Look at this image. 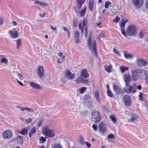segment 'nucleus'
<instances>
[{
    "label": "nucleus",
    "instance_id": "nucleus-1",
    "mask_svg": "<svg viewBox=\"0 0 148 148\" xmlns=\"http://www.w3.org/2000/svg\"><path fill=\"white\" fill-rule=\"evenodd\" d=\"M123 78L125 86V87L123 88L124 92L127 93H136V90L135 83H134L132 86L130 85V82H131L132 80L129 73L125 74L123 76Z\"/></svg>",
    "mask_w": 148,
    "mask_h": 148
},
{
    "label": "nucleus",
    "instance_id": "nucleus-2",
    "mask_svg": "<svg viewBox=\"0 0 148 148\" xmlns=\"http://www.w3.org/2000/svg\"><path fill=\"white\" fill-rule=\"evenodd\" d=\"M92 35L89 36L87 44L91 52H93L96 57H97L98 52L97 50V46L96 41L92 39Z\"/></svg>",
    "mask_w": 148,
    "mask_h": 148
},
{
    "label": "nucleus",
    "instance_id": "nucleus-3",
    "mask_svg": "<svg viewBox=\"0 0 148 148\" xmlns=\"http://www.w3.org/2000/svg\"><path fill=\"white\" fill-rule=\"evenodd\" d=\"M85 0H77V7L78 8V10H77V8L76 7H74V11L77 13H79L81 17H83L85 14L86 11V7L84 6V8L81 11H79V10L81 9L82 7V6L85 2Z\"/></svg>",
    "mask_w": 148,
    "mask_h": 148
},
{
    "label": "nucleus",
    "instance_id": "nucleus-4",
    "mask_svg": "<svg viewBox=\"0 0 148 148\" xmlns=\"http://www.w3.org/2000/svg\"><path fill=\"white\" fill-rule=\"evenodd\" d=\"M88 24V20L86 18H83L82 21H79L78 27L79 29L81 30V34H82L84 32V30L85 31V37L87 38V26Z\"/></svg>",
    "mask_w": 148,
    "mask_h": 148
},
{
    "label": "nucleus",
    "instance_id": "nucleus-5",
    "mask_svg": "<svg viewBox=\"0 0 148 148\" xmlns=\"http://www.w3.org/2000/svg\"><path fill=\"white\" fill-rule=\"evenodd\" d=\"M42 132L46 137H53L55 136V133L53 130L48 129L47 126L43 128Z\"/></svg>",
    "mask_w": 148,
    "mask_h": 148
},
{
    "label": "nucleus",
    "instance_id": "nucleus-6",
    "mask_svg": "<svg viewBox=\"0 0 148 148\" xmlns=\"http://www.w3.org/2000/svg\"><path fill=\"white\" fill-rule=\"evenodd\" d=\"M136 27L134 25H129L127 29V34L131 36H135L136 34Z\"/></svg>",
    "mask_w": 148,
    "mask_h": 148
},
{
    "label": "nucleus",
    "instance_id": "nucleus-7",
    "mask_svg": "<svg viewBox=\"0 0 148 148\" xmlns=\"http://www.w3.org/2000/svg\"><path fill=\"white\" fill-rule=\"evenodd\" d=\"M101 116L99 112L97 111L92 112L91 115V120L96 123L100 121Z\"/></svg>",
    "mask_w": 148,
    "mask_h": 148
},
{
    "label": "nucleus",
    "instance_id": "nucleus-8",
    "mask_svg": "<svg viewBox=\"0 0 148 148\" xmlns=\"http://www.w3.org/2000/svg\"><path fill=\"white\" fill-rule=\"evenodd\" d=\"M128 21L125 19V20L122 19L119 23V25L121 28V31L122 34L125 36H127L125 29L124 28L125 27L126 23Z\"/></svg>",
    "mask_w": 148,
    "mask_h": 148
},
{
    "label": "nucleus",
    "instance_id": "nucleus-9",
    "mask_svg": "<svg viewBox=\"0 0 148 148\" xmlns=\"http://www.w3.org/2000/svg\"><path fill=\"white\" fill-rule=\"evenodd\" d=\"M13 133L10 130H6L4 131L2 133V136L4 139H10L12 138Z\"/></svg>",
    "mask_w": 148,
    "mask_h": 148
},
{
    "label": "nucleus",
    "instance_id": "nucleus-10",
    "mask_svg": "<svg viewBox=\"0 0 148 148\" xmlns=\"http://www.w3.org/2000/svg\"><path fill=\"white\" fill-rule=\"evenodd\" d=\"M139 70L134 69L132 72V78L133 81H136L139 77Z\"/></svg>",
    "mask_w": 148,
    "mask_h": 148
},
{
    "label": "nucleus",
    "instance_id": "nucleus-11",
    "mask_svg": "<svg viewBox=\"0 0 148 148\" xmlns=\"http://www.w3.org/2000/svg\"><path fill=\"white\" fill-rule=\"evenodd\" d=\"M134 7L137 9L140 8L144 3L143 0H132Z\"/></svg>",
    "mask_w": 148,
    "mask_h": 148
},
{
    "label": "nucleus",
    "instance_id": "nucleus-12",
    "mask_svg": "<svg viewBox=\"0 0 148 148\" xmlns=\"http://www.w3.org/2000/svg\"><path fill=\"white\" fill-rule=\"evenodd\" d=\"M8 33L10 34L11 37L13 39L16 38L18 37V32L15 28L9 30Z\"/></svg>",
    "mask_w": 148,
    "mask_h": 148
},
{
    "label": "nucleus",
    "instance_id": "nucleus-13",
    "mask_svg": "<svg viewBox=\"0 0 148 148\" xmlns=\"http://www.w3.org/2000/svg\"><path fill=\"white\" fill-rule=\"evenodd\" d=\"M123 101L124 104L126 106H129L131 104V99L128 95H125L123 97Z\"/></svg>",
    "mask_w": 148,
    "mask_h": 148
},
{
    "label": "nucleus",
    "instance_id": "nucleus-14",
    "mask_svg": "<svg viewBox=\"0 0 148 148\" xmlns=\"http://www.w3.org/2000/svg\"><path fill=\"white\" fill-rule=\"evenodd\" d=\"M65 73L66 77L69 78L70 80L73 79L75 77V74L72 73L69 70H67Z\"/></svg>",
    "mask_w": 148,
    "mask_h": 148
},
{
    "label": "nucleus",
    "instance_id": "nucleus-15",
    "mask_svg": "<svg viewBox=\"0 0 148 148\" xmlns=\"http://www.w3.org/2000/svg\"><path fill=\"white\" fill-rule=\"evenodd\" d=\"M99 129L100 132L102 133H105L106 131V128L105 124L101 122L99 125Z\"/></svg>",
    "mask_w": 148,
    "mask_h": 148
},
{
    "label": "nucleus",
    "instance_id": "nucleus-16",
    "mask_svg": "<svg viewBox=\"0 0 148 148\" xmlns=\"http://www.w3.org/2000/svg\"><path fill=\"white\" fill-rule=\"evenodd\" d=\"M38 74L40 78H42L44 76V68L43 66H40L38 69Z\"/></svg>",
    "mask_w": 148,
    "mask_h": 148
},
{
    "label": "nucleus",
    "instance_id": "nucleus-17",
    "mask_svg": "<svg viewBox=\"0 0 148 148\" xmlns=\"http://www.w3.org/2000/svg\"><path fill=\"white\" fill-rule=\"evenodd\" d=\"M137 63L140 67L144 66L148 64V62L146 60L141 59H138L137 60Z\"/></svg>",
    "mask_w": 148,
    "mask_h": 148
},
{
    "label": "nucleus",
    "instance_id": "nucleus-18",
    "mask_svg": "<svg viewBox=\"0 0 148 148\" xmlns=\"http://www.w3.org/2000/svg\"><path fill=\"white\" fill-rule=\"evenodd\" d=\"M113 89L117 94H123V93L122 89L117 85H114Z\"/></svg>",
    "mask_w": 148,
    "mask_h": 148
},
{
    "label": "nucleus",
    "instance_id": "nucleus-19",
    "mask_svg": "<svg viewBox=\"0 0 148 148\" xmlns=\"http://www.w3.org/2000/svg\"><path fill=\"white\" fill-rule=\"evenodd\" d=\"M81 76L84 78H88L89 76V75L86 69H84L81 71Z\"/></svg>",
    "mask_w": 148,
    "mask_h": 148
},
{
    "label": "nucleus",
    "instance_id": "nucleus-20",
    "mask_svg": "<svg viewBox=\"0 0 148 148\" xmlns=\"http://www.w3.org/2000/svg\"><path fill=\"white\" fill-rule=\"evenodd\" d=\"M29 85L33 88H34L37 89H39L41 88V87L38 84L33 82H30Z\"/></svg>",
    "mask_w": 148,
    "mask_h": 148
},
{
    "label": "nucleus",
    "instance_id": "nucleus-21",
    "mask_svg": "<svg viewBox=\"0 0 148 148\" xmlns=\"http://www.w3.org/2000/svg\"><path fill=\"white\" fill-rule=\"evenodd\" d=\"M79 33L78 31H76L74 34V38L76 40L75 42L76 43H78L80 42V39L79 38Z\"/></svg>",
    "mask_w": 148,
    "mask_h": 148
},
{
    "label": "nucleus",
    "instance_id": "nucleus-22",
    "mask_svg": "<svg viewBox=\"0 0 148 148\" xmlns=\"http://www.w3.org/2000/svg\"><path fill=\"white\" fill-rule=\"evenodd\" d=\"M94 4V0H90L89 3V8L91 12L93 11V6Z\"/></svg>",
    "mask_w": 148,
    "mask_h": 148
},
{
    "label": "nucleus",
    "instance_id": "nucleus-23",
    "mask_svg": "<svg viewBox=\"0 0 148 148\" xmlns=\"http://www.w3.org/2000/svg\"><path fill=\"white\" fill-rule=\"evenodd\" d=\"M58 55L60 57V59H58V62L60 63L62 62L64 60L65 56H63V53L62 52H61L58 53Z\"/></svg>",
    "mask_w": 148,
    "mask_h": 148
},
{
    "label": "nucleus",
    "instance_id": "nucleus-24",
    "mask_svg": "<svg viewBox=\"0 0 148 148\" xmlns=\"http://www.w3.org/2000/svg\"><path fill=\"white\" fill-rule=\"evenodd\" d=\"M36 129L35 127H33L29 133V136L30 137H32V136L36 133Z\"/></svg>",
    "mask_w": 148,
    "mask_h": 148
},
{
    "label": "nucleus",
    "instance_id": "nucleus-25",
    "mask_svg": "<svg viewBox=\"0 0 148 148\" xmlns=\"http://www.w3.org/2000/svg\"><path fill=\"white\" fill-rule=\"evenodd\" d=\"M78 142L79 143L82 145H84L85 144V142L83 137L82 136H79L78 138Z\"/></svg>",
    "mask_w": 148,
    "mask_h": 148
},
{
    "label": "nucleus",
    "instance_id": "nucleus-26",
    "mask_svg": "<svg viewBox=\"0 0 148 148\" xmlns=\"http://www.w3.org/2000/svg\"><path fill=\"white\" fill-rule=\"evenodd\" d=\"M119 68L120 71L122 73H123L125 71L129 70V67H128L121 66H120Z\"/></svg>",
    "mask_w": 148,
    "mask_h": 148
},
{
    "label": "nucleus",
    "instance_id": "nucleus-27",
    "mask_svg": "<svg viewBox=\"0 0 148 148\" xmlns=\"http://www.w3.org/2000/svg\"><path fill=\"white\" fill-rule=\"evenodd\" d=\"M106 71L108 73H110L112 70V65L108 66L105 65L104 66Z\"/></svg>",
    "mask_w": 148,
    "mask_h": 148
},
{
    "label": "nucleus",
    "instance_id": "nucleus-28",
    "mask_svg": "<svg viewBox=\"0 0 148 148\" xmlns=\"http://www.w3.org/2000/svg\"><path fill=\"white\" fill-rule=\"evenodd\" d=\"M95 96L97 101L99 102H100V99L99 96V92L98 91L96 90L95 91Z\"/></svg>",
    "mask_w": 148,
    "mask_h": 148
},
{
    "label": "nucleus",
    "instance_id": "nucleus-29",
    "mask_svg": "<svg viewBox=\"0 0 148 148\" xmlns=\"http://www.w3.org/2000/svg\"><path fill=\"white\" fill-rule=\"evenodd\" d=\"M28 132L26 128L22 129L20 131L18 132L19 134L22 135H25L27 134Z\"/></svg>",
    "mask_w": 148,
    "mask_h": 148
},
{
    "label": "nucleus",
    "instance_id": "nucleus-30",
    "mask_svg": "<svg viewBox=\"0 0 148 148\" xmlns=\"http://www.w3.org/2000/svg\"><path fill=\"white\" fill-rule=\"evenodd\" d=\"M16 48L17 49H19L21 45V40L20 39H18L16 41Z\"/></svg>",
    "mask_w": 148,
    "mask_h": 148
},
{
    "label": "nucleus",
    "instance_id": "nucleus-31",
    "mask_svg": "<svg viewBox=\"0 0 148 148\" xmlns=\"http://www.w3.org/2000/svg\"><path fill=\"white\" fill-rule=\"evenodd\" d=\"M110 117L114 123H115L116 122L117 119L114 114H111L110 116Z\"/></svg>",
    "mask_w": 148,
    "mask_h": 148
},
{
    "label": "nucleus",
    "instance_id": "nucleus-32",
    "mask_svg": "<svg viewBox=\"0 0 148 148\" xmlns=\"http://www.w3.org/2000/svg\"><path fill=\"white\" fill-rule=\"evenodd\" d=\"M124 56L125 58L127 59L128 58H132L133 57V56L131 55L128 53L126 52H124Z\"/></svg>",
    "mask_w": 148,
    "mask_h": 148
},
{
    "label": "nucleus",
    "instance_id": "nucleus-33",
    "mask_svg": "<svg viewBox=\"0 0 148 148\" xmlns=\"http://www.w3.org/2000/svg\"><path fill=\"white\" fill-rule=\"evenodd\" d=\"M73 26L76 27L78 24V21L77 19H73Z\"/></svg>",
    "mask_w": 148,
    "mask_h": 148
},
{
    "label": "nucleus",
    "instance_id": "nucleus-34",
    "mask_svg": "<svg viewBox=\"0 0 148 148\" xmlns=\"http://www.w3.org/2000/svg\"><path fill=\"white\" fill-rule=\"evenodd\" d=\"M8 60L5 58H2L0 61V62L2 63H4L6 64H7Z\"/></svg>",
    "mask_w": 148,
    "mask_h": 148
},
{
    "label": "nucleus",
    "instance_id": "nucleus-35",
    "mask_svg": "<svg viewBox=\"0 0 148 148\" xmlns=\"http://www.w3.org/2000/svg\"><path fill=\"white\" fill-rule=\"evenodd\" d=\"M138 118V116L136 115H134V116H132L128 120V121L129 122H131L132 121H134L136 119Z\"/></svg>",
    "mask_w": 148,
    "mask_h": 148
},
{
    "label": "nucleus",
    "instance_id": "nucleus-36",
    "mask_svg": "<svg viewBox=\"0 0 148 148\" xmlns=\"http://www.w3.org/2000/svg\"><path fill=\"white\" fill-rule=\"evenodd\" d=\"M107 93L108 96L109 97H113V94L110 89H108Z\"/></svg>",
    "mask_w": 148,
    "mask_h": 148
},
{
    "label": "nucleus",
    "instance_id": "nucleus-37",
    "mask_svg": "<svg viewBox=\"0 0 148 148\" xmlns=\"http://www.w3.org/2000/svg\"><path fill=\"white\" fill-rule=\"evenodd\" d=\"M87 88L85 87L81 88L79 90V91L80 93H83L86 90Z\"/></svg>",
    "mask_w": 148,
    "mask_h": 148
},
{
    "label": "nucleus",
    "instance_id": "nucleus-38",
    "mask_svg": "<svg viewBox=\"0 0 148 148\" xmlns=\"http://www.w3.org/2000/svg\"><path fill=\"white\" fill-rule=\"evenodd\" d=\"M39 143H42L44 142H45L46 141V138L43 136H42L40 137L39 139Z\"/></svg>",
    "mask_w": 148,
    "mask_h": 148
},
{
    "label": "nucleus",
    "instance_id": "nucleus-39",
    "mask_svg": "<svg viewBox=\"0 0 148 148\" xmlns=\"http://www.w3.org/2000/svg\"><path fill=\"white\" fill-rule=\"evenodd\" d=\"M52 148H62V147L60 144H55Z\"/></svg>",
    "mask_w": 148,
    "mask_h": 148
},
{
    "label": "nucleus",
    "instance_id": "nucleus-40",
    "mask_svg": "<svg viewBox=\"0 0 148 148\" xmlns=\"http://www.w3.org/2000/svg\"><path fill=\"white\" fill-rule=\"evenodd\" d=\"M111 3L109 1H106L105 3V8L106 9L108 8L109 6L111 4Z\"/></svg>",
    "mask_w": 148,
    "mask_h": 148
},
{
    "label": "nucleus",
    "instance_id": "nucleus-41",
    "mask_svg": "<svg viewBox=\"0 0 148 148\" xmlns=\"http://www.w3.org/2000/svg\"><path fill=\"white\" fill-rule=\"evenodd\" d=\"M23 137L21 136L18 135L17 136V138L20 139L19 141L21 144H23Z\"/></svg>",
    "mask_w": 148,
    "mask_h": 148
},
{
    "label": "nucleus",
    "instance_id": "nucleus-42",
    "mask_svg": "<svg viewBox=\"0 0 148 148\" xmlns=\"http://www.w3.org/2000/svg\"><path fill=\"white\" fill-rule=\"evenodd\" d=\"M83 78H82L81 77H78L75 80V81L77 83H79V82H82V80Z\"/></svg>",
    "mask_w": 148,
    "mask_h": 148
},
{
    "label": "nucleus",
    "instance_id": "nucleus-43",
    "mask_svg": "<svg viewBox=\"0 0 148 148\" xmlns=\"http://www.w3.org/2000/svg\"><path fill=\"white\" fill-rule=\"evenodd\" d=\"M138 97L139 100L141 101H143V94L142 93L140 92V94L138 96Z\"/></svg>",
    "mask_w": 148,
    "mask_h": 148
},
{
    "label": "nucleus",
    "instance_id": "nucleus-44",
    "mask_svg": "<svg viewBox=\"0 0 148 148\" xmlns=\"http://www.w3.org/2000/svg\"><path fill=\"white\" fill-rule=\"evenodd\" d=\"M120 19V18L119 17L116 16L114 19H113V21L114 22L118 23Z\"/></svg>",
    "mask_w": 148,
    "mask_h": 148
},
{
    "label": "nucleus",
    "instance_id": "nucleus-45",
    "mask_svg": "<svg viewBox=\"0 0 148 148\" xmlns=\"http://www.w3.org/2000/svg\"><path fill=\"white\" fill-rule=\"evenodd\" d=\"M82 83L85 84H87L89 83V80L87 79H83Z\"/></svg>",
    "mask_w": 148,
    "mask_h": 148
},
{
    "label": "nucleus",
    "instance_id": "nucleus-46",
    "mask_svg": "<svg viewBox=\"0 0 148 148\" xmlns=\"http://www.w3.org/2000/svg\"><path fill=\"white\" fill-rule=\"evenodd\" d=\"M108 138L110 139H114L115 138V136L113 134H110L108 136Z\"/></svg>",
    "mask_w": 148,
    "mask_h": 148
},
{
    "label": "nucleus",
    "instance_id": "nucleus-47",
    "mask_svg": "<svg viewBox=\"0 0 148 148\" xmlns=\"http://www.w3.org/2000/svg\"><path fill=\"white\" fill-rule=\"evenodd\" d=\"M104 37V35L103 33H101L97 37V38L99 39L100 38H102Z\"/></svg>",
    "mask_w": 148,
    "mask_h": 148
},
{
    "label": "nucleus",
    "instance_id": "nucleus-48",
    "mask_svg": "<svg viewBox=\"0 0 148 148\" xmlns=\"http://www.w3.org/2000/svg\"><path fill=\"white\" fill-rule=\"evenodd\" d=\"M113 51L114 53H115L116 54L119 55L120 54V53L119 51L115 48H113Z\"/></svg>",
    "mask_w": 148,
    "mask_h": 148
},
{
    "label": "nucleus",
    "instance_id": "nucleus-49",
    "mask_svg": "<svg viewBox=\"0 0 148 148\" xmlns=\"http://www.w3.org/2000/svg\"><path fill=\"white\" fill-rule=\"evenodd\" d=\"M4 19L2 17H0V25L3 24L4 22Z\"/></svg>",
    "mask_w": 148,
    "mask_h": 148
},
{
    "label": "nucleus",
    "instance_id": "nucleus-50",
    "mask_svg": "<svg viewBox=\"0 0 148 148\" xmlns=\"http://www.w3.org/2000/svg\"><path fill=\"white\" fill-rule=\"evenodd\" d=\"M92 128L95 131L97 130V126L95 124H93L92 126Z\"/></svg>",
    "mask_w": 148,
    "mask_h": 148
},
{
    "label": "nucleus",
    "instance_id": "nucleus-51",
    "mask_svg": "<svg viewBox=\"0 0 148 148\" xmlns=\"http://www.w3.org/2000/svg\"><path fill=\"white\" fill-rule=\"evenodd\" d=\"M40 5L45 6H47L48 5L47 3L42 2H40Z\"/></svg>",
    "mask_w": 148,
    "mask_h": 148
},
{
    "label": "nucleus",
    "instance_id": "nucleus-52",
    "mask_svg": "<svg viewBox=\"0 0 148 148\" xmlns=\"http://www.w3.org/2000/svg\"><path fill=\"white\" fill-rule=\"evenodd\" d=\"M102 23L101 22H100L99 23H97L96 24V25L99 28H101L102 26L101 25V24Z\"/></svg>",
    "mask_w": 148,
    "mask_h": 148
},
{
    "label": "nucleus",
    "instance_id": "nucleus-53",
    "mask_svg": "<svg viewBox=\"0 0 148 148\" xmlns=\"http://www.w3.org/2000/svg\"><path fill=\"white\" fill-rule=\"evenodd\" d=\"M85 144H86V146L88 147V148H90L91 147V145L90 143H89L87 142H85Z\"/></svg>",
    "mask_w": 148,
    "mask_h": 148
},
{
    "label": "nucleus",
    "instance_id": "nucleus-54",
    "mask_svg": "<svg viewBox=\"0 0 148 148\" xmlns=\"http://www.w3.org/2000/svg\"><path fill=\"white\" fill-rule=\"evenodd\" d=\"M87 99H88L89 101H91L90 97L89 95H86L85 100H86Z\"/></svg>",
    "mask_w": 148,
    "mask_h": 148
},
{
    "label": "nucleus",
    "instance_id": "nucleus-55",
    "mask_svg": "<svg viewBox=\"0 0 148 148\" xmlns=\"http://www.w3.org/2000/svg\"><path fill=\"white\" fill-rule=\"evenodd\" d=\"M144 36V35L142 32H140L139 35V37L140 38H142Z\"/></svg>",
    "mask_w": 148,
    "mask_h": 148
},
{
    "label": "nucleus",
    "instance_id": "nucleus-56",
    "mask_svg": "<svg viewBox=\"0 0 148 148\" xmlns=\"http://www.w3.org/2000/svg\"><path fill=\"white\" fill-rule=\"evenodd\" d=\"M136 88H137L138 90H141L142 88V86L141 85L139 84Z\"/></svg>",
    "mask_w": 148,
    "mask_h": 148
},
{
    "label": "nucleus",
    "instance_id": "nucleus-57",
    "mask_svg": "<svg viewBox=\"0 0 148 148\" xmlns=\"http://www.w3.org/2000/svg\"><path fill=\"white\" fill-rule=\"evenodd\" d=\"M18 77L20 80H22L23 79V77L22 76V75H21L20 74H18Z\"/></svg>",
    "mask_w": 148,
    "mask_h": 148
},
{
    "label": "nucleus",
    "instance_id": "nucleus-58",
    "mask_svg": "<svg viewBox=\"0 0 148 148\" xmlns=\"http://www.w3.org/2000/svg\"><path fill=\"white\" fill-rule=\"evenodd\" d=\"M32 121V119L31 118H29L27 120L26 122L27 123H30Z\"/></svg>",
    "mask_w": 148,
    "mask_h": 148
},
{
    "label": "nucleus",
    "instance_id": "nucleus-59",
    "mask_svg": "<svg viewBox=\"0 0 148 148\" xmlns=\"http://www.w3.org/2000/svg\"><path fill=\"white\" fill-rule=\"evenodd\" d=\"M17 82L20 85H21V86H25V85L24 84H23V83L22 82L19 81L18 79H17Z\"/></svg>",
    "mask_w": 148,
    "mask_h": 148
},
{
    "label": "nucleus",
    "instance_id": "nucleus-60",
    "mask_svg": "<svg viewBox=\"0 0 148 148\" xmlns=\"http://www.w3.org/2000/svg\"><path fill=\"white\" fill-rule=\"evenodd\" d=\"M42 123V121H39L38 124V127H39L41 125Z\"/></svg>",
    "mask_w": 148,
    "mask_h": 148
},
{
    "label": "nucleus",
    "instance_id": "nucleus-61",
    "mask_svg": "<svg viewBox=\"0 0 148 148\" xmlns=\"http://www.w3.org/2000/svg\"><path fill=\"white\" fill-rule=\"evenodd\" d=\"M63 29L65 31L67 32H69L68 29L64 27H63Z\"/></svg>",
    "mask_w": 148,
    "mask_h": 148
},
{
    "label": "nucleus",
    "instance_id": "nucleus-62",
    "mask_svg": "<svg viewBox=\"0 0 148 148\" xmlns=\"http://www.w3.org/2000/svg\"><path fill=\"white\" fill-rule=\"evenodd\" d=\"M27 111L30 112H34V110L31 108H29Z\"/></svg>",
    "mask_w": 148,
    "mask_h": 148
},
{
    "label": "nucleus",
    "instance_id": "nucleus-63",
    "mask_svg": "<svg viewBox=\"0 0 148 148\" xmlns=\"http://www.w3.org/2000/svg\"><path fill=\"white\" fill-rule=\"evenodd\" d=\"M45 13L44 12L43 14H40L39 16L41 17H43L45 16Z\"/></svg>",
    "mask_w": 148,
    "mask_h": 148
},
{
    "label": "nucleus",
    "instance_id": "nucleus-64",
    "mask_svg": "<svg viewBox=\"0 0 148 148\" xmlns=\"http://www.w3.org/2000/svg\"><path fill=\"white\" fill-rule=\"evenodd\" d=\"M40 1L38 0H36L34 1V3L37 4H40Z\"/></svg>",
    "mask_w": 148,
    "mask_h": 148
}]
</instances>
